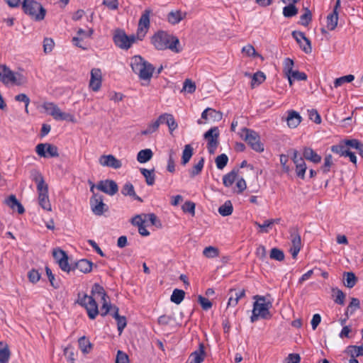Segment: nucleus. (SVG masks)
<instances>
[{"label": "nucleus", "instance_id": "1", "mask_svg": "<svg viewBox=\"0 0 363 363\" xmlns=\"http://www.w3.org/2000/svg\"><path fill=\"white\" fill-rule=\"evenodd\" d=\"M151 43L157 50H170L174 53L182 50L179 39L164 30H158L151 38Z\"/></svg>", "mask_w": 363, "mask_h": 363}, {"label": "nucleus", "instance_id": "2", "mask_svg": "<svg viewBox=\"0 0 363 363\" xmlns=\"http://www.w3.org/2000/svg\"><path fill=\"white\" fill-rule=\"evenodd\" d=\"M130 67L134 73L137 74L140 79L150 81L155 67L146 61L140 55H135L131 58Z\"/></svg>", "mask_w": 363, "mask_h": 363}, {"label": "nucleus", "instance_id": "3", "mask_svg": "<svg viewBox=\"0 0 363 363\" xmlns=\"http://www.w3.org/2000/svg\"><path fill=\"white\" fill-rule=\"evenodd\" d=\"M22 9L26 14L36 21L43 20L46 14V10L41 4L35 0H23Z\"/></svg>", "mask_w": 363, "mask_h": 363}, {"label": "nucleus", "instance_id": "4", "mask_svg": "<svg viewBox=\"0 0 363 363\" xmlns=\"http://www.w3.org/2000/svg\"><path fill=\"white\" fill-rule=\"evenodd\" d=\"M77 303L86 309L88 316L94 320L99 313L98 304L92 296H87L86 294H78Z\"/></svg>", "mask_w": 363, "mask_h": 363}, {"label": "nucleus", "instance_id": "5", "mask_svg": "<svg viewBox=\"0 0 363 363\" xmlns=\"http://www.w3.org/2000/svg\"><path fill=\"white\" fill-rule=\"evenodd\" d=\"M43 108L56 121H67L74 122V117L73 115L62 112L60 108L52 102H45L43 105Z\"/></svg>", "mask_w": 363, "mask_h": 363}, {"label": "nucleus", "instance_id": "6", "mask_svg": "<svg viewBox=\"0 0 363 363\" xmlns=\"http://www.w3.org/2000/svg\"><path fill=\"white\" fill-rule=\"evenodd\" d=\"M242 131L245 133L244 140L253 150L258 152L264 151V145L261 143L260 137L256 131L247 128H243Z\"/></svg>", "mask_w": 363, "mask_h": 363}, {"label": "nucleus", "instance_id": "7", "mask_svg": "<svg viewBox=\"0 0 363 363\" xmlns=\"http://www.w3.org/2000/svg\"><path fill=\"white\" fill-rule=\"evenodd\" d=\"M257 301L253 304V310L260 315V318L263 319H269L272 315L269 311L272 303L270 302L266 303L265 297L259 296L258 295L254 296Z\"/></svg>", "mask_w": 363, "mask_h": 363}, {"label": "nucleus", "instance_id": "8", "mask_svg": "<svg viewBox=\"0 0 363 363\" xmlns=\"http://www.w3.org/2000/svg\"><path fill=\"white\" fill-rule=\"evenodd\" d=\"M90 206L96 216H101L108 211V206L104 203V196L97 193H94L91 197Z\"/></svg>", "mask_w": 363, "mask_h": 363}, {"label": "nucleus", "instance_id": "9", "mask_svg": "<svg viewBox=\"0 0 363 363\" xmlns=\"http://www.w3.org/2000/svg\"><path fill=\"white\" fill-rule=\"evenodd\" d=\"M152 13V10L150 9H145L142 13L137 29V39L142 40L146 35L150 28V16Z\"/></svg>", "mask_w": 363, "mask_h": 363}, {"label": "nucleus", "instance_id": "10", "mask_svg": "<svg viewBox=\"0 0 363 363\" xmlns=\"http://www.w3.org/2000/svg\"><path fill=\"white\" fill-rule=\"evenodd\" d=\"M203 137L206 140H208L207 148L208 152L211 155L214 154L219 143V130L218 127L210 128L207 132L204 133Z\"/></svg>", "mask_w": 363, "mask_h": 363}, {"label": "nucleus", "instance_id": "11", "mask_svg": "<svg viewBox=\"0 0 363 363\" xmlns=\"http://www.w3.org/2000/svg\"><path fill=\"white\" fill-rule=\"evenodd\" d=\"M35 152L42 157H56L59 156L57 147L50 143H39L35 147Z\"/></svg>", "mask_w": 363, "mask_h": 363}, {"label": "nucleus", "instance_id": "12", "mask_svg": "<svg viewBox=\"0 0 363 363\" xmlns=\"http://www.w3.org/2000/svg\"><path fill=\"white\" fill-rule=\"evenodd\" d=\"M96 186L98 190L109 196H113L118 191V184L111 179L101 180Z\"/></svg>", "mask_w": 363, "mask_h": 363}, {"label": "nucleus", "instance_id": "13", "mask_svg": "<svg viewBox=\"0 0 363 363\" xmlns=\"http://www.w3.org/2000/svg\"><path fill=\"white\" fill-rule=\"evenodd\" d=\"M293 38L299 45L301 49L306 54L312 52L311 40L306 37L304 33L301 31L294 30L291 33Z\"/></svg>", "mask_w": 363, "mask_h": 363}, {"label": "nucleus", "instance_id": "14", "mask_svg": "<svg viewBox=\"0 0 363 363\" xmlns=\"http://www.w3.org/2000/svg\"><path fill=\"white\" fill-rule=\"evenodd\" d=\"M30 172L32 179L37 184L38 195H41V194L45 195L48 194V186L45 183L41 173L35 169H33Z\"/></svg>", "mask_w": 363, "mask_h": 363}, {"label": "nucleus", "instance_id": "15", "mask_svg": "<svg viewBox=\"0 0 363 363\" xmlns=\"http://www.w3.org/2000/svg\"><path fill=\"white\" fill-rule=\"evenodd\" d=\"M99 162L104 167L119 169L122 167V162L113 155H104L99 157Z\"/></svg>", "mask_w": 363, "mask_h": 363}, {"label": "nucleus", "instance_id": "16", "mask_svg": "<svg viewBox=\"0 0 363 363\" xmlns=\"http://www.w3.org/2000/svg\"><path fill=\"white\" fill-rule=\"evenodd\" d=\"M113 42L118 48L128 50L130 48V43H128V35L123 30H117L113 38Z\"/></svg>", "mask_w": 363, "mask_h": 363}, {"label": "nucleus", "instance_id": "17", "mask_svg": "<svg viewBox=\"0 0 363 363\" xmlns=\"http://www.w3.org/2000/svg\"><path fill=\"white\" fill-rule=\"evenodd\" d=\"M101 72L100 69L94 68L91 71L89 86L94 91H97L101 86Z\"/></svg>", "mask_w": 363, "mask_h": 363}, {"label": "nucleus", "instance_id": "18", "mask_svg": "<svg viewBox=\"0 0 363 363\" xmlns=\"http://www.w3.org/2000/svg\"><path fill=\"white\" fill-rule=\"evenodd\" d=\"M292 247L290 252L294 259H296L301 247V240L298 233L296 230L291 233Z\"/></svg>", "mask_w": 363, "mask_h": 363}, {"label": "nucleus", "instance_id": "19", "mask_svg": "<svg viewBox=\"0 0 363 363\" xmlns=\"http://www.w3.org/2000/svg\"><path fill=\"white\" fill-rule=\"evenodd\" d=\"M206 356L205 347L203 343L199 344L198 350L192 352L188 359V363H201Z\"/></svg>", "mask_w": 363, "mask_h": 363}, {"label": "nucleus", "instance_id": "20", "mask_svg": "<svg viewBox=\"0 0 363 363\" xmlns=\"http://www.w3.org/2000/svg\"><path fill=\"white\" fill-rule=\"evenodd\" d=\"M286 121L289 128H295L301 122V117L298 112L292 110L288 112V116L286 118Z\"/></svg>", "mask_w": 363, "mask_h": 363}, {"label": "nucleus", "instance_id": "21", "mask_svg": "<svg viewBox=\"0 0 363 363\" xmlns=\"http://www.w3.org/2000/svg\"><path fill=\"white\" fill-rule=\"evenodd\" d=\"M92 266L93 263L91 261L86 259H82L74 263V271L77 269L81 272L87 274L91 271Z\"/></svg>", "mask_w": 363, "mask_h": 363}, {"label": "nucleus", "instance_id": "22", "mask_svg": "<svg viewBox=\"0 0 363 363\" xmlns=\"http://www.w3.org/2000/svg\"><path fill=\"white\" fill-rule=\"evenodd\" d=\"M230 298L228 302V306H235L239 300L245 296V290L236 291L235 289H231L229 291Z\"/></svg>", "mask_w": 363, "mask_h": 363}, {"label": "nucleus", "instance_id": "23", "mask_svg": "<svg viewBox=\"0 0 363 363\" xmlns=\"http://www.w3.org/2000/svg\"><path fill=\"white\" fill-rule=\"evenodd\" d=\"M303 157L315 164H318L321 161V156L318 155L312 148L306 147L303 151Z\"/></svg>", "mask_w": 363, "mask_h": 363}, {"label": "nucleus", "instance_id": "24", "mask_svg": "<svg viewBox=\"0 0 363 363\" xmlns=\"http://www.w3.org/2000/svg\"><path fill=\"white\" fill-rule=\"evenodd\" d=\"M121 194L124 196H131L134 199H135L140 202H143V199L140 196L136 195V194L135 192L134 186L130 182H127L123 185V186L121 189Z\"/></svg>", "mask_w": 363, "mask_h": 363}, {"label": "nucleus", "instance_id": "25", "mask_svg": "<svg viewBox=\"0 0 363 363\" xmlns=\"http://www.w3.org/2000/svg\"><path fill=\"white\" fill-rule=\"evenodd\" d=\"M338 18V11H333L328 15L326 26L329 30H334L336 28Z\"/></svg>", "mask_w": 363, "mask_h": 363}, {"label": "nucleus", "instance_id": "26", "mask_svg": "<svg viewBox=\"0 0 363 363\" xmlns=\"http://www.w3.org/2000/svg\"><path fill=\"white\" fill-rule=\"evenodd\" d=\"M186 16V13H183L181 11L177 10L175 11H171L167 16L168 21L173 24L179 23Z\"/></svg>", "mask_w": 363, "mask_h": 363}, {"label": "nucleus", "instance_id": "27", "mask_svg": "<svg viewBox=\"0 0 363 363\" xmlns=\"http://www.w3.org/2000/svg\"><path fill=\"white\" fill-rule=\"evenodd\" d=\"M193 154L194 148L191 145H186L182 152L181 164L184 166L186 165L190 161Z\"/></svg>", "mask_w": 363, "mask_h": 363}, {"label": "nucleus", "instance_id": "28", "mask_svg": "<svg viewBox=\"0 0 363 363\" xmlns=\"http://www.w3.org/2000/svg\"><path fill=\"white\" fill-rule=\"evenodd\" d=\"M204 158L201 157L196 164L189 169V174L191 178H194L201 173L204 166Z\"/></svg>", "mask_w": 363, "mask_h": 363}, {"label": "nucleus", "instance_id": "29", "mask_svg": "<svg viewBox=\"0 0 363 363\" xmlns=\"http://www.w3.org/2000/svg\"><path fill=\"white\" fill-rule=\"evenodd\" d=\"M296 174L298 177L303 179L307 169L306 164L303 157H300L299 160L296 162Z\"/></svg>", "mask_w": 363, "mask_h": 363}, {"label": "nucleus", "instance_id": "30", "mask_svg": "<svg viewBox=\"0 0 363 363\" xmlns=\"http://www.w3.org/2000/svg\"><path fill=\"white\" fill-rule=\"evenodd\" d=\"M140 173L143 175V177L145 178V182L147 185L152 186L155 184V175L154 173V169H147L145 168H141L140 169Z\"/></svg>", "mask_w": 363, "mask_h": 363}, {"label": "nucleus", "instance_id": "31", "mask_svg": "<svg viewBox=\"0 0 363 363\" xmlns=\"http://www.w3.org/2000/svg\"><path fill=\"white\" fill-rule=\"evenodd\" d=\"M344 278L345 279V281H344V285L347 288H353L356 283L357 282V278L356 275L352 272H344L343 274Z\"/></svg>", "mask_w": 363, "mask_h": 363}, {"label": "nucleus", "instance_id": "32", "mask_svg": "<svg viewBox=\"0 0 363 363\" xmlns=\"http://www.w3.org/2000/svg\"><path fill=\"white\" fill-rule=\"evenodd\" d=\"M153 156L152 151L150 149L140 150L137 155V160L140 163H145L150 160Z\"/></svg>", "mask_w": 363, "mask_h": 363}, {"label": "nucleus", "instance_id": "33", "mask_svg": "<svg viewBox=\"0 0 363 363\" xmlns=\"http://www.w3.org/2000/svg\"><path fill=\"white\" fill-rule=\"evenodd\" d=\"M10 355L11 352L8 345L0 342V363H8Z\"/></svg>", "mask_w": 363, "mask_h": 363}, {"label": "nucleus", "instance_id": "34", "mask_svg": "<svg viewBox=\"0 0 363 363\" xmlns=\"http://www.w3.org/2000/svg\"><path fill=\"white\" fill-rule=\"evenodd\" d=\"M233 206L230 201H226L224 204L218 208V213L222 216H228L232 214Z\"/></svg>", "mask_w": 363, "mask_h": 363}, {"label": "nucleus", "instance_id": "35", "mask_svg": "<svg viewBox=\"0 0 363 363\" xmlns=\"http://www.w3.org/2000/svg\"><path fill=\"white\" fill-rule=\"evenodd\" d=\"M78 343L79 348L84 354L89 353L92 347L91 343L85 336L81 337L78 340Z\"/></svg>", "mask_w": 363, "mask_h": 363}, {"label": "nucleus", "instance_id": "36", "mask_svg": "<svg viewBox=\"0 0 363 363\" xmlns=\"http://www.w3.org/2000/svg\"><path fill=\"white\" fill-rule=\"evenodd\" d=\"M238 171L232 170L227 174L224 175L223 177V183L225 186L229 187L230 186L237 178Z\"/></svg>", "mask_w": 363, "mask_h": 363}, {"label": "nucleus", "instance_id": "37", "mask_svg": "<svg viewBox=\"0 0 363 363\" xmlns=\"http://www.w3.org/2000/svg\"><path fill=\"white\" fill-rule=\"evenodd\" d=\"M283 65V72L288 78L295 71L293 69L294 62L292 59L287 57L284 59Z\"/></svg>", "mask_w": 363, "mask_h": 363}, {"label": "nucleus", "instance_id": "38", "mask_svg": "<svg viewBox=\"0 0 363 363\" xmlns=\"http://www.w3.org/2000/svg\"><path fill=\"white\" fill-rule=\"evenodd\" d=\"M307 78L308 77L306 73L295 70L290 77H288V80L290 86H292L294 81H306Z\"/></svg>", "mask_w": 363, "mask_h": 363}, {"label": "nucleus", "instance_id": "39", "mask_svg": "<svg viewBox=\"0 0 363 363\" xmlns=\"http://www.w3.org/2000/svg\"><path fill=\"white\" fill-rule=\"evenodd\" d=\"M185 292L182 289H175L171 296L170 300L172 302L179 304L184 298Z\"/></svg>", "mask_w": 363, "mask_h": 363}, {"label": "nucleus", "instance_id": "40", "mask_svg": "<svg viewBox=\"0 0 363 363\" xmlns=\"http://www.w3.org/2000/svg\"><path fill=\"white\" fill-rule=\"evenodd\" d=\"M304 13L300 16L299 23L308 26L312 21V13L308 8H303Z\"/></svg>", "mask_w": 363, "mask_h": 363}, {"label": "nucleus", "instance_id": "41", "mask_svg": "<svg viewBox=\"0 0 363 363\" xmlns=\"http://www.w3.org/2000/svg\"><path fill=\"white\" fill-rule=\"evenodd\" d=\"M38 203L39 205L44 210H46L48 211H52V207L49 200L48 194L45 195L41 194V195H38Z\"/></svg>", "mask_w": 363, "mask_h": 363}, {"label": "nucleus", "instance_id": "42", "mask_svg": "<svg viewBox=\"0 0 363 363\" xmlns=\"http://www.w3.org/2000/svg\"><path fill=\"white\" fill-rule=\"evenodd\" d=\"M298 12V10L294 4H289L283 9V15L286 18H291L296 16Z\"/></svg>", "mask_w": 363, "mask_h": 363}, {"label": "nucleus", "instance_id": "43", "mask_svg": "<svg viewBox=\"0 0 363 363\" xmlns=\"http://www.w3.org/2000/svg\"><path fill=\"white\" fill-rule=\"evenodd\" d=\"M346 351L351 357L363 356V346L350 345L347 347Z\"/></svg>", "mask_w": 363, "mask_h": 363}, {"label": "nucleus", "instance_id": "44", "mask_svg": "<svg viewBox=\"0 0 363 363\" xmlns=\"http://www.w3.org/2000/svg\"><path fill=\"white\" fill-rule=\"evenodd\" d=\"M203 255L206 258H215L219 256V250L216 247L208 246L203 249Z\"/></svg>", "mask_w": 363, "mask_h": 363}, {"label": "nucleus", "instance_id": "45", "mask_svg": "<svg viewBox=\"0 0 363 363\" xmlns=\"http://www.w3.org/2000/svg\"><path fill=\"white\" fill-rule=\"evenodd\" d=\"M265 79L266 76L262 72L258 71L255 72L252 77V88H254L256 85H259L260 84H262L265 80Z\"/></svg>", "mask_w": 363, "mask_h": 363}, {"label": "nucleus", "instance_id": "46", "mask_svg": "<svg viewBox=\"0 0 363 363\" xmlns=\"http://www.w3.org/2000/svg\"><path fill=\"white\" fill-rule=\"evenodd\" d=\"M58 264L60 267V269L67 272H69L71 271H74V263L69 264L68 262V256H67L65 258H61L60 262H58Z\"/></svg>", "mask_w": 363, "mask_h": 363}, {"label": "nucleus", "instance_id": "47", "mask_svg": "<svg viewBox=\"0 0 363 363\" xmlns=\"http://www.w3.org/2000/svg\"><path fill=\"white\" fill-rule=\"evenodd\" d=\"M91 294V296H92L95 294H97L101 296V300L105 299L107 297V295L105 292L104 287L97 283H95L93 285Z\"/></svg>", "mask_w": 363, "mask_h": 363}, {"label": "nucleus", "instance_id": "48", "mask_svg": "<svg viewBox=\"0 0 363 363\" xmlns=\"http://www.w3.org/2000/svg\"><path fill=\"white\" fill-rule=\"evenodd\" d=\"M216 167L219 169H223L228 164V157L225 154H221L216 158Z\"/></svg>", "mask_w": 363, "mask_h": 363}, {"label": "nucleus", "instance_id": "49", "mask_svg": "<svg viewBox=\"0 0 363 363\" xmlns=\"http://www.w3.org/2000/svg\"><path fill=\"white\" fill-rule=\"evenodd\" d=\"M45 272L51 286L55 289H59L60 286V281L55 280V276L50 267H45Z\"/></svg>", "mask_w": 363, "mask_h": 363}, {"label": "nucleus", "instance_id": "50", "mask_svg": "<svg viewBox=\"0 0 363 363\" xmlns=\"http://www.w3.org/2000/svg\"><path fill=\"white\" fill-rule=\"evenodd\" d=\"M270 258L277 261H283L284 259V252L278 248H272L270 252Z\"/></svg>", "mask_w": 363, "mask_h": 363}, {"label": "nucleus", "instance_id": "51", "mask_svg": "<svg viewBox=\"0 0 363 363\" xmlns=\"http://www.w3.org/2000/svg\"><path fill=\"white\" fill-rule=\"evenodd\" d=\"M333 292L335 294V298L334 301L339 305H344L345 294L343 293V291L339 289H333Z\"/></svg>", "mask_w": 363, "mask_h": 363}, {"label": "nucleus", "instance_id": "52", "mask_svg": "<svg viewBox=\"0 0 363 363\" xmlns=\"http://www.w3.org/2000/svg\"><path fill=\"white\" fill-rule=\"evenodd\" d=\"M142 215H143V217L145 218H147L152 225H155L157 228L162 227L161 221L157 218V216L155 213H142Z\"/></svg>", "mask_w": 363, "mask_h": 363}, {"label": "nucleus", "instance_id": "53", "mask_svg": "<svg viewBox=\"0 0 363 363\" xmlns=\"http://www.w3.org/2000/svg\"><path fill=\"white\" fill-rule=\"evenodd\" d=\"M354 77L352 74H348L346 76L337 78L334 82L335 87H338L345 82H351L354 80Z\"/></svg>", "mask_w": 363, "mask_h": 363}, {"label": "nucleus", "instance_id": "54", "mask_svg": "<svg viewBox=\"0 0 363 363\" xmlns=\"http://www.w3.org/2000/svg\"><path fill=\"white\" fill-rule=\"evenodd\" d=\"M159 128L158 123L156 121H152L150 124H148L147 128L143 131H141V135H147L152 134L156 132Z\"/></svg>", "mask_w": 363, "mask_h": 363}, {"label": "nucleus", "instance_id": "55", "mask_svg": "<svg viewBox=\"0 0 363 363\" xmlns=\"http://www.w3.org/2000/svg\"><path fill=\"white\" fill-rule=\"evenodd\" d=\"M333 165V157L331 155H326L324 159V164L321 167V170L324 174L330 171V167Z\"/></svg>", "mask_w": 363, "mask_h": 363}, {"label": "nucleus", "instance_id": "56", "mask_svg": "<svg viewBox=\"0 0 363 363\" xmlns=\"http://www.w3.org/2000/svg\"><path fill=\"white\" fill-rule=\"evenodd\" d=\"M196 84L189 79H185L183 85V90L189 94H192L196 90Z\"/></svg>", "mask_w": 363, "mask_h": 363}, {"label": "nucleus", "instance_id": "57", "mask_svg": "<svg viewBox=\"0 0 363 363\" xmlns=\"http://www.w3.org/2000/svg\"><path fill=\"white\" fill-rule=\"evenodd\" d=\"M195 203L192 201H186L182 206V210L185 213H189L191 216L195 214Z\"/></svg>", "mask_w": 363, "mask_h": 363}, {"label": "nucleus", "instance_id": "58", "mask_svg": "<svg viewBox=\"0 0 363 363\" xmlns=\"http://www.w3.org/2000/svg\"><path fill=\"white\" fill-rule=\"evenodd\" d=\"M54 41L52 38H45L43 40V51L48 54L50 52L54 47Z\"/></svg>", "mask_w": 363, "mask_h": 363}, {"label": "nucleus", "instance_id": "59", "mask_svg": "<svg viewBox=\"0 0 363 363\" xmlns=\"http://www.w3.org/2000/svg\"><path fill=\"white\" fill-rule=\"evenodd\" d=\"M198 302L205 311H208L212 307V303L208 298L202 296L201 295L198 296Z\"/></svg>", "mask_w": 363, "mask_h": 363}, {"label": "nucleus", "instance_id": "60", "mask_svg": "<svg viewBox=\"0 0 363 363\" xmlns=\"http://www.w3.org/2000/svg\"><path fill=\"white\" fill-rule=\"evenodd\" d=\"M344 143L346 146H349L357 150L363 147V144L356 139L345 140H344Z\"/></svg>", "mask_w": 363, "mask_h": 363}, {"label": "nucleus", "instance_id": "61", "mask_svg": "<svg viewBox=\"0 0 363 363\" xmlns=\"http://www.w3.org/2000/svg\"><path fill=\"white\" fill-rule=\"evenodd\" d=\"M167 120L166 124L168 125L170 133H172L175 129L177 128V123L176 122L174 116L168 113Z\"/></svg>", "mask_w": 363, "mask_h": 363}, {"label": "nucleus", "instance_id": "62", "mask_svg": "<svg viewBox=\"0 0 363 363\" xmlns=\"http://www.w3.org/2000/svg\"><path fill=\"white\" fill-rule=\"evenodd\" d=\"M103 303L100 309L101 316H106L111 310L112 306L107 301L106 298L102 300Z\"/></svg>", "mask_w": 363, "mask_h": 363}, {"label": "nucleus", "instance_id": "63", "mask_svg": "<svg viewBox=\"0 0 363 363\" xmlns=\"http://www.w3.org/2000/svg\"><path fill=\"white\" fill-rule=\"evenodd\" d=\"M28 277L30 282L35 284L40 280V274L38 270L31 269L30 272H28Z\"/></svg>", "mask_w": 363, "mask_h": 363}, {"label": "nucleus", "instance_id": "64", "mask_svg": "<svg viewBox=\"0 0 363 363\" xmlns=\"http://www.w3.org/2000/svg\"><path fill=\"white\" fill-rule=\"evenodd\" d=\"M116 363H129L128 356L121 350L117 352Z\"/></svg>", "mask_w": 363, "mask_h": 363}]
</instances>
